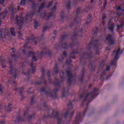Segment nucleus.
<instances>
[{"label": "nucleus", "mask_w": 124, "mask_h": 124, "mask_svg": "<svg viewBox=\"0 0 124 124\" xmlns=\"http://www.w3.org/2000/svg\"><path fill=\"white\" fill-rule=\"evenodd\" d=\"M98 95V89H96V88H94L92 92L88 93L86 97L81 103V107H83L84 106V103H85L87 100L88 101L86 104L87 108L86 110L83 112V117H85V115H86L87 111L89 110V105H90V103H91V102L93 101V100Z\"/></svg>", "instance_id": "f257e3e1"}, {"label": "nucleus", "mask_w": 124, "mask_h": 124, "mask_svg": "<svg viewBox=\"0 0 124 124\" xmlns=\"http://www.w3.org/2000/svg\"><path fill=\"white\" fill-rule=\"evenodd\" d=\"M29 114V108L26 109V111H24V117L20 116V111L18 112V116H16V120H15L16 123L19 124L20 122H30L31 121L32 119H34L35 114H33L31 115H29L27 117L26 116Z\"/></svg>", "instance_id": "f03ea898"}, {"label": "nucleus", "mask_w": 124, "mask_h": 124, "mask_svg": "<svg viewBox=\"0 0 124 124\" xmlns=\"http://www.w3.org/2000/svg\"><path fill=\"white\" fill-rule=\"evenodd\" d=\"M12 62H13V59L9 60V65L10 67V70L9 71V73L11 75L13 76V78H12V80H8V83H12V84H15L16 82L15 80H16V78H17V69L16 68L13 66L12 64Z\"/></svg>", "instance_id": "7ed1b4c3"}, {"label": "nucleus", "mask_w": 124, "mask_h": 124, "mask_svg": "<svg viewBox=\"0 0 124 124\" xmlns=\"http://www.w3.org/2000/svg\"><path fill=\"white\" fill-rule=\"evenodd\" d=\"M93 38H94V37H92L91 41L88 45L87 50L90 51L92 49L93 45L94 50L96 51V55H99V50H100L102 47L101 44L97 43L99 41L98 40H95L93 41Z\"/></svg>", "instance_id": "20e7f679"}, {"label": "nucleus", "mask_w": 124, "mask_h": 124, "mask_svg": "<svg viewBox=\"0 0 124 124\" xmlns=\"http://www.w3.org/2000/svg\"><path fill=\"white\" fill-rule=\"evenodd\" d=\"M93 58V52L92 51H90V53L87 54L86 52H83L81 54V57L79 58V63L80 64L86 65L87 62L85 61V60H88V59H92Z\"/></svg>", "instance_id": "39448f33"}, {"label": "nucleus", "mask_w": 124, "mask_h": 124, "mask_svg": "<svg viewBox=\"0 0 124 124\" xmlns=\"http://www.w3.org/2000/svg\"><path fill=\"white\" fill-rule=\"evenodd\" d=\"M37 61V59H36V57L33 56L31 62L30 64L31 67H32V69H30L28 70V73H25L24 70L22 71V74L24 75H27V77L28 78V80L30 79V74H34L35 72V67H36V65H33V62H36Z\"/></svg>", "instance_id": "423d86ee"}, {"label": "nucleus", "mask_w": 124, "mask_h": 124, "mask_svg": "<svg viewBox=\"0 0 124 124\" xmlns=\"http://www.w3.org/2000/svg\"><path fill=\"white\" fill-rule=\"evenodd\" d=\"M57 6H58V3H55L54 6L53 8L51 9V12L47 16V14L46 12H44L40 15V17L41 19H46V20H49L50 17H53L54 16V13L53 11L54 10H56Z\"/></svg>", "instance_id": "0eeeda50"}, {"label": "nucleus", "mask_w": 124, "mask_h": 124, "mask_svg": "<svg viewBox=\"0 0 124 124\" xmlns=\"http://www.w3.org/2000/svg\"><path fill=\"white\" fill-rule=\"evenodd\" d=\"M81 7H78L76 11V17L74 19V20L70 23L69 27L71 28L73 26H77L78 25L80 22H81V17H79V14H80V11H81Z\"/></svg>", "instance_id": "6e6552de"}, {"label": "nucleus", "mask_w": 124, "mask_h": 124, "mask_svg": "<svg viewBox=\"0 0 124 124\" xmlns=\"http://www.w3.org/2000/svg\"><path fill=\"white\" fill-rule=\"evenodd\" d=\"M59 112L58 111H53L51 114H49L48 115H44L43 118V119H48V118H54V119L57 118V124H62V119L59 117Z\"/></svg>", "instance_id": "1a4fd4ad"}, {"label": "nucleus", "mask_w": 124, "mask_h": 124, "mask_svg": "<svg viewBox=\"0 0 124 124\" xmlns=\"http://www.w3.org/2000/svg\"><path fill=\"white\" fill-rule=\"evenodd\" d=\"M83 28H81L80 29L78 28H76L74 30V35L72 37V41H75V40L77 39V37H78V36L82 37V36H83Z\"/></svg>", "instance_id": "9d476101"}, {"label": "nucleus", "mask_w": 124, "mask_h": 124, "mask_svg": "<svg viewBox=\"0 0 124 124\" xmlns=\"http://www.w3.org/2000/svg\"><path fill=\"white\" fill-rule=\"evenodd\" d=\"M71 110H73V104H72V102L69 103L68 104V109L65 113L63 117L64 119H66L67 118V116L69 114H70V119H72V117H73V115H74V111H71Z\"/></svg>", "instance_id": "9b49d317"}, {"label": "nucleus", "mask_w": 124, "mask_h": 124, "mask_svg": "<svg viewBox=\"0 0 124 124\" xmlns=\"http://www.w3.org/2000/svg\"><path fill=\"white\" fill-rule=\"evenodd\" d=\"M40 93H45L46 96H50L52 99H57L58 98V95L57 94H53L52 93V90L49 89V91L46 92V87H43L40 89Z\"/></svg>", "instance_id": "f8f14e48"}, {"label": "nucleus", "mask_w": 124, "mask_h": 124, "mask_svg": "<svg viewBox=\"0 0 124 124\" xmlns=\"http://www.w3.org/2000/svg\"><path fill=\"white\" fill-rule=\"evenodd\" d=\"M26 54L27 51L25 49H19L17 55L15 53V51H13L12 52V57L14 58V61H15V62H17L18 57H20L22 55H25Z\"/></svg>", "instance_id": "ddd939ff"}, {"label": "nucleus", "mask_w": 124, "mask_h": 124, "mask_svg": "<svg viewBox=\"0 0 124 124\" xmlns=\"http://www.w3.org/2000/svg\"><path fill=\"white\" fill-rule=\"evenodd\" d=\"M120 52H121V48L119 47L117 50H114L113 51V53H115L116 55L114 56V60L111 61L110 63V65H116L117 64V62L118 60H119V55L120 54Z\"/></svg>", "instance_id": "4468645a"}, {"label": "nucleus", "mask_w": 124, "mask_h": 124, "mask_svg": "<svg viewBox=\"0 0 124 124\" xmlns=\"http://www.w3.org/2000/svg\"><path fill=\"white\" fill-rule=\"evenodd\" d=\"M36 40H37V38L35 37L34 35H31L30 37L26 39V43L23 46V48H26L27 46H28V44H29L31 41H34V45H37V41H36Z\"/></svg>", "instance_id": "2eb2a0df"}, {"label": "nucleus", "mask_w": 124, "mask_h": 124, "mask_svg": "<svg viewBox=\"0 0 124 124\" xmlns=\"http://www.w3.org/2000/svg\"><path fill=\"white\" fill-rule=\"evenodd\" d=\"M75 54L78 55V49L76 50V51L75 49L73 50L72 52L70 54L69 58L66 61V64H69V63H71V62H72L71 59H75V56H74Z\"/></svg>", "instance_id": "dca6fc26"}, {"label": "nucleus", "mask_w": 124, "mask_h": 124, "mask_svg": "<svg viewBox=\"0 0 124 124\" xmlns=\"http://www.w3.org/2000/svg\"><path fill=\"white\" fill-rule=\"evenodd\" d=\"M66 73L68 76V83L69 84V86H71L73 81H75V80L73 79V77H74V76L69 70H66Z\"/></svg>", "instance_id": "f3484780"}, {"label": "nucleus", "mask_w": 124, "mask_h": 124, "mask_svg": "<svg viewBox=\"0 0 124 124\" xmlns=\"http://www.w3.org/2000/svg\"><path fill=\"white\" fill-rule=\"evenodd\" d=\"M44 55H47L48 56H52V51L45 47L44 49V50L42 51L41 54L38 56V57L39 58H42V57H43Z\"/></svg>", "instance_id": "a211bd4d"}, {"label": "nucleus", "mask_w": 124, "mask_h": 124, "mask_svg": "<svg viewBox=\"0 0 124 124\" xmlns=\"http://www.w3.org/2000/svg\"><path fill=\"white\" fill-rule=\"evenodd\" d=\"M106 40L108 43V45H113L115 42V39L113 37V35L108 34L106 38Z\"/></svg>", "instance_id": "6ab92c4d"}, {"label": "nucleus", "mask_w": 124, "mask_h": 124, "mask_svg": "<svg viewBox=\"0 0 124 124\" xmlns=\"http://www.w3.org/2000/svg\"><path fill=\"white\" fill-rule=\"evenodd\" d=\"M83 121V117L81 116V112H79L76 117L74 124H79Z\"/></svg>", "instance_id": "aec40b11"}, {"label": "nucleus", "mask_w": 124, "mask_h": 124, "mask_svg": "<svg viewBox=\"0 0 124 124\" xmlns=\"http://www.w3.org/2000/svg\"><path fill=\"white\" fill-rule=\"evenodd\" d=\"M75 45H76V44L74 43L70 44L69 46L67 45V43H64L62 44V47L64 50H66L67 49H68V48H73Z\"/></svg>", "instance_id": "412c9836"}, {"label": "nucleus", "mask_w": 124, "mask_h": 124, "mask_svg": "<svg viewBox=\"0 0 124 124\" xmlns=\"http://www.w3.org/2000/svg\"><path fill=\"white\" fill-rule=\"evenodd\" d=\"M110 66H106V70L103 71L102 75L101 76L100 78V80H101V81H103L105 76L106 75V71H109V70H110Z\"/></svg>", "instance_id": "4be33fe9"}, {"label": "nucleus", "mask_w": 124, "mask_h": 124, "mask_svg": "<svg viewBox=\"0 0 124 124\" xmlns=\"http://www.w3.org/2000/svg\"><path fill=\"white\" fill-rule=\"evenodd\" d=\"M16 92H18L22 99L24 98V94H23V92H24V87H22L20 88H16L15 89Z\"/></svg>", "instance_id": "5701e85b"}, {"label": "nucleus", "mask_w": 124, "mask_h": 124, "mask_svg": "<svg viewBox=\"0 0 124 124\" xmlns=\"http://www.w3.org/2000/svg\"><path fill=\"white\" fill-rule=\"evenodd\" d=\"M85 73H86V72L85 71V67H83L81 71V74L79 76V80L81 82V83H83V79L84 78V76H85Z\"/></svg>", "instance_id": "b1692460"}, {"label": "nucleus", "mask_w": 124, "mask_h": 124, "mask_svg": "<svg viewBox=\"0 0 124 124\" xmlns=\"http://www.w3.org/2000/svg\"><path fill=\"white\" fill-rule=\"evenodd\" d=\"M34 15V14L33 13L29 14L27 15L25 17H22V19H20V22L22 21V20H23V24H24V22H25V21H28V20H29V17H31V16L32 17V16H33Z\"/></svg>", "instance_id": "393cba45"}, {"label": "nucleus", "mask_w": 124, "mask_h": 124, "mask_svg": "<svg viewBox=\"0 0 124 124\" xmlns=\"http://www.w3.org/2000/svg\"><path fill=\"white\" fill-rule=\"evenodd\" d=\"M62 81L63 80H61L60 82H59V79L58 78H55V81L53 82V84L54 86H56V87H58V88H61V85Z\"/></svg>", "instance_id": "a878e982"}, {"label": "nucleus", "mask_w": 124, "mask_h": 124, "mask_svg": "<svg viewBox=\"0 0 124 124\" xmlns=\"http://www.w3.org/2000/svg\"><path fill=\"white\" fill-rule=\"evenodd\" d=\"M8 12L7 10L5 9L4 11L0 13V17H2V19L4 20L6 18V16H7Z\"/></svg>", "instance_id": "bb28decb"}, {"label": "nucleus", "mask_w": 124, "mask_h": 124, "mask_svg": "<svg viewBox=\"0 0 124 124\" xmlns=\"http://www.w3.org/2000/svg\"><path fill=\"white\" fill-rule=\"evenodd\" d=\"M6 31H5L4 29L0 30V37L1 38H4V37L6 36L7 34L6 33H5Z\"/></svg>", "instance_id": "cd10ccee"}, {"label": "nucleus", "mask_w": 124, "mask_h": 124, "mask_svg": "<svg viewBox=\"0 0 124 124\" xmlns=\"http://www.w3.org/2000/svg\"><path fill=\"white\" fill-rule=\"evenodd\" d=\"M41 72L42 74L40 79H41L43 81V82H44L45 84H46V79H45V71L44 70V69H42L41 70Z\"/></svg>", "instance_id": "c85d7f7f"}, {"label": "nucleus", "mask_w": 124, "mask_h": 124, "mask_svg": "<svg viewBox=\"0 0 124 124\" xmlns=\"http://www.w3.org/2000/svg\"><path fill=\"white\" fill-rule=\"evenodd\" d=\"M67 56V52H66V51H63V54L61 56V58H58L59 62H62V60H63V59H64L65 58H66Z\"/></svg>", "instance_id": "c756f323"}, {"label": "nucleus", "mask_w": 124, "mask_h": 124, "mask_svg": "<svg viewBox=\"0 0 124 124\" xmlns=\"http://www.w3.org/2000/svg\"><path fill=\"white\" fill-rule=\"evenodd\" d=\"M41 81H36L35 83V85H36L37 86H40L41 85H42V84H44V85H47V80H46V84L43 80L40 78Z\"/></svg>", "instance_id": "7c9ffc66"}, {"label": "nucleus", "mask_w": 124, "mask_h": 124, "mask_svg": "<svg viewBox=\"0 0 124 124\" xmlns=\"http://www.w3.org/2000/svg\"><path fill=\"white\" fill-rule=\"evenodd\" d=\"M69 91L68 90L66 92H65V88L63 89V92L62 93V97H66L67 95H70Z\"/></svg>", "instance_id": "2f4dec72"}, {"label": "nucleus", "mask_w": 124, "mask_h": 124, "mask_svg": "<svg viewBox=\"0 0 124 124\" xmlns=\"http://www.w3.org/2000/svg\"><path fill=\"white\" fill-rule=\"evenodd\" d=\"M92 18H93V15H92V14H90L89 15V17L87 18V21L86 22V24L87 25H89V24H90V23L92 22Z\"/></svg>", "instance_id": "473e14b6"}, {"label": "nucleus", "mask_w": 124, "mask_h": 124, "mask_svg": "<svg viewBox=\"0 0 124 124\" xmlns=\"http://www.w3.org/2000/svg\"><path fill=\"white\" fill-rule=\"evenodd\" d=\"M71 4V1H70V0L67 1L66 3L67 9L68 11H69L71 9V6H70Z\"/></svg>", "instance_id": "72a5a7b5"}, {"label": "nucleus", "mask_w": 124, "mask_h": 124, "mask_svg": "<svg viewBox=\"0 0 124 124\" xmlns=\"http://www.w3.org/2000/svg\"><path fill=\"white\" fill-rule=\"evenodd\" d=\"M0 62L1 64L2 65V68H5L6 66L3 64L6 63V61L5 60H2L1 57L0 58Z\"/></svg>", "instance_id": "f704fd0d"}, {"label": "nucleus", "mask_w": 124, "mask_h": 124, "mask_svg": "<svg viewBox=\"0 0 124 124\" xmlns=\"http://www.w3.org/2000/svg\"><path fill=\"white\" fill-rule=\"evenodd\" d=\"M10 32L12 36H16V32H15V29L14 28L12 27L10 29Z\"/></svg>", "instance_id": "c9c22d12"}, {"label": "nucleus", "mask_w": 124, "mask_h": 124, "mask_svg": "<svg viewBox=\"0 0 124 124\" xmlns=\"http://www.w3.org/2000/svg\"><path fill=\"white\" fill-rule=\"evenodd\" d=\"M117 11H119V10H122V12L124 11V4H122L121 6H118L116 8Z\"/></svg>", "instance_id": "e433bc0d"}, {"label": "nucleus", "mask_w": 124, "mask_h": 124, "mask_svg": "<svg viewBox=\"0 0 124 124\" xmlns=\"http://www.w3.org/2000/svg\"><path fill=\"white\" fill-rule=\"evenodd\" d=\"M60 17H61V21H63L64 19H67V17H65V16H64V12H63V11H62L61 12Z\"/></svg>", "instance_id": "4c0bfd02"}, {"label": "nucleus", "mask_w": 124, "mask_h": 124, "mask_svg": "<svg viewBox=\"0 0 124 124\" xmlns=\"http://www.w3.org/2000/svg\"><path fill=\"white\" fill-rule=\"evenodd\" d=\"M67 37H68V34L62 35L60 38V40L61 41H64V40H66Z\"/></svg>", "instance_id": "58836bf2"}, {"label": "nucleus", "mask_w": 124, "mask_h": 124, "mask_svg": "<svg viewBox=\"0 0 124 124\" xmlns=\"http://www.w3.org/2000/svg\"><path fill=\"white\" fill-rule=\"evenodd\" d=\"M24 25V20H22L20 22H19V25H17V26H18V31H21V29L22 28H23V26Z\"/></svg>", "instance_id": "ea45409f"}, {"label": "nucleus", "mask_w": 124, "mask_h": 124, "mask_svg": "<svg viewBox=\"0 0 124 124\" xmlns=\"http://www.w3.org/2000/svg\"><path fill=\"white\" fill-rule=\"evenodd\" d=\"M90 66L91 67V71H94L95 70V66L93 65V62H90L89 64Z\"/></svg>", "instance_id": "a19ab883"}, {"label": "nucleus", "mask_w": 124, "mask_h": 124, "mask_svg": "<svg viewBox=\"0 0 124 124\" xmlns=\"http://www.w3.org/2000/svg\"><path fill=\"white\" fill-rule=\"evenodd\" d=\"M31 7L32 9H33V10H35V9H36V7H37V3H34V2L32 1Z\"/></svg>", "instance_id": "79ce46f5"}, {"label": "nucleus", "mask_w": 124, "mask_h": 124, "mask_svg": "<svg viewBox=\"0 0 124 124\" xmlns=\"http://www.w3.org/2000/svg\"><path fill=\"white\" fill-rule=\"evenodd\" d=\"M39 51H37L36 52H34L31 51H30L28 55L29 56V57H31V56H35V55H37V54H38Z\"/></svg>", "instance_id": "37998d69"}, {"label": "nucleus", "mask_w": 124, "mask_h": 124, "mask_svg": "<svg viewBox=\"0 0 124 124\" xmlns=\"http://www.w3.org/2000/svg\"><path fill=\"white\" fill-rule=\"evenodd\" d=\"M51 72L50 71H47V76L48 77V82L49 84H52V78H51V75L50 74Z\"/></svg>", "instance_id": "c03bdc74"}, {"label": "nucleus", "mask_w": 124, "mask_h": 124, "mask_svg": "<svg viewBox=\"0 0 124 124\" xmlns=\"http://www.w3.org/2000/svg\"><path fill=\"white\" fill-rule=\"evenodd\" d=\"M106 18H107V16H106V14L103 13L102 14V20L103 21V25L104 26V25H105V21H104V20H105V19H106Z\"/></svg>", "instance_id": "a18cd8bd"}, {"label": "nucleus", "mask_w": 124, "mask_h": 124, "mask_svg": "<svg viewBox=\"0 0 124 124\" xmlns=\"http://www.w3.org/2000/svg\"><path fill=\"white\" fill-rule=\"evenodd\" d=\"M28 3V0H21L20 4L21 6H24V5H26Z\"/></svg>", "instance_id": "49530a36"}, {"label": "nucleus", "mask_w": 124, "mask_h": 124, "mask_svg": "<svg viewBox=\"0 0 124 124\" xmlns=\"http://www.w3.org/2000/svg\"><path fill=\"white\" fill-rule=\"evenodd\" d=\"M16 24L19 25L21 22V19H19V16L18 15L16 16Z\"/></svg>", "instance_id": "de8ad7c7"}, {"label": "nucleus", "mask_w": 124, "mask_h": 124, "mask_svg": "<svg viewBox=\"0 0 124 124\" xmlns=\"http://www.w3.org/2000/svg\"><path fill=\"white\" fill-rule=\"evenodd\" d=\"M108 29L109 30V31H110L111 32H113V31H114V29H115L114 24L109 25V27H108Z\"/></svg>", "instance_id": "09e8293b"}, {"label": "nucleus", "mask_w": 124, "mask_h": 124, "mask_svg": "<svg viewBox=\"0 0 124 124\" xmlns=\"http://www.w3.org/2000/svg\"><path fill=\"white\" fill-rule=\"evenodd\" d=\"M11 106H12V104L10 103L8 104V106H7V108H9L7 109V112H11V111H12V109H13V108L11 107Z\"/></svg>", "instance_id": "8fccbe9b"}, {"label": "nucleus", "mask_w": 124, "mask_h": 124, "mask_svg": "<svg viewBox=\"0 0 124 124\" xmlns=\"http://www.w3.org/2000/svg\"><path fill=\"white\" fill-rule=\"evenodd\" d=\"M98 32V28L96 27L95 28V30H94V29L93 30V31H92L93 34H94V35L97 34Z\"/></svg>", "instance_id": "3c124183"}, {"label": "nucleus", "mask_w": 124, "mask_h": 124, "mask_svg": "<svg viewBox=\"0 0 124 124\" xmlns=\"http://www.w3.org/2000/svg\"><path fill=\"white\" fill-rule=\"evenodd\" d=\"M51 28H53V26L49 25L48 26L44 27L43 30V32H44L46 31H47V30H49V29H51Z\"/></svg>", "instance_id": "603ef678"}, {"label": "nucleus", "mask_w": 124, "mask_h": 124, "mask_svg": "<svg viewBox=\"0 0 124 124\" xmlns=\"http://www.w3.org/2000/svg\"><path fill=\"white\" fill-rule=\"evenodd\" d=\"M38 26H39V25L38 24V22H37V21H36V20L34 19V27L35 30H36V29H37V27H38Z\"/></svg>", "instance_id": "864d4df0"}, {"label": "nucleus", "mask_w": 124, "mask_h": 124, "mask_svg": "<svg viewBox=\"0 0 124 124\" xmlns=\"http://www.w3.org/2000/svg\"><path fill=\"white\" fill-rule=\"evenodd\" d=\"M45 8V2H43L40 6V9H43Z\"/></svg>", "instance_id": "5fc2aeb1"}, {"label": "nucleus", "mask_w": 124, "mask_h": 124, "mask_svg": "<svg viewBox=\"0 0 124 124\" xmlns=\"http://www.w3.org/2000/svg\"><path fill=\"white\" fill-rule=\"evenodd\" d=\"M54 71L55 73H58L59 72V70L58 69V63L55 64V67L54 68Z\"/></svg>", "instance_id": "6e6d98bb"}, {"label": "nucleus", "mask_w": 124, "mask_h": 124, "mask_svg": "<svg viewBox=\"0 0 124 124\" xmlns=\"http://www.w3.org/2000/svg\"><path fill=\"white\" fill-rule=\"evenodd\" d=\"M35 97V96L33 95L31 97V105H32L33 104V101H34V98Z\"/></svg>", "instance_id": "4d7b16f0"}, {"label": "nucleus", "mask_w": 124, "mask_h": 124, "mask_svg": "<svg viewBox=\"0 0 124 124\" xmlns=\"http://www.w3.org/2000/svg\"><path fill=\"white\" fill-rule=\"evenodd\" d=\"M104 62H105L104 60H103L101 63L100 64L99 67H101V68H102V67L104 66Z\"/></svg>", "instance_id": "13d9d810"}, {"label": "nucleus", "mask_w": 124, "mask_h": 124, "mask_svg": "<svg viewBox=\"0 0 124 124\" xmlns=\"http://www.w3.org/2000/svg\"><path fill=\"white\" fill-rule=\"evenodd\" d=\"M3 93V90H2V85H1V84H0V95L1 94H2Z\"/></svg>", "instance_id": "bf43d9fd"}, {"label": "nucleus", "mask_w": 124, "mask_h": 124, "mask_svg": "<svg viewBox=\"0 0 124 124\" xmlns=\"http://www.w3.org/2000/svg\"><path fill=\"white\" fill-rule=\"evenodd\" d=\"M9 10L11 12V13H12V15H13V14H14V8L13 7H11L9 8Z\"/></svg>", "instance_id": "052dcab7"}, {"label": "nucleus", "mask_w": 124, "mask_h": 124, "mask_svg": "<svg viewBox=\"0 0 124 124\" xmlns=\"http://www.w3.org/2000/svg\"><path fill=\"white\" fill-rule=\"evenodd\" d=\"M60 77L62 79H63V75H64V72H61L60 73Z\"/></svg>", "instance_id": "680f3d73"}, {"label": "nucleus", "mask_w": 124, "mask_h": 124, "mask_svg": "<svg viewBox=\"0 0 124 124\" xmlns=\"http://www.w3.org/2000/svg\"><path fill=\"white\" fill-rule=\"evenodd\" d=\"M123 26H124V24L122 23L120 25H117V28L118 29V30H121V28H123Z\"/></svg>", "instance_id": "e2e57ef3"}, {"label": "nucleus", "mask_w": 124, "mask_h": 124, "mask_svg": "<svg viewBox=\"0 0 124 124\" xmlns=\"http://www.w3.org/2000/svg\"><path fill=\"white\" fill-rule=\"evenodd\" d=\"M90 7H91V5H89L87 9H84L83 10L84 12H88V11L90 10Z\"/></svg>", "instance_id": "0e129e2a"}, {"label": "nucleus", "mask_w": 124, "mask_h": 124, "mask_svg": "<svg viewBox=\"0 0 124 124\" xmlns=\"http://www.w3.org/2000/svg\"><path fill=\"white\" fill-rule=\"evenodd\" d=\"M59 92V89H54L53 91V93H55V94H57V93Z\"/></svg>", "instance_id": "69168bd1"}, {"label": "nucleus", "mask_w": 124, "mask_h": 124, "mask_svg": "<svg viewBox=\"0 0 124 124\" xmlns=\"http://www.w3.org/2000/svg\"><path fill=\"white\" fill-rule=\"evenodd\" d=\"M18 37L20 38V39H22L21 37H22V33H21V32H18Z\"/></svg>", "instance_id": "338daca9"}, {"label": "nucleus", "mask_w": 124, "mask_h": 124, "mask_svg": "<svg viewBox=\"0 0 124 124\" xmlns=\"http://www.w3.org/2000/svg\"><path fill=\"white\" fill-rule=\"evenodd\" d=\"M5 120H2L0 122V124H5Z\"/></svg>", "instance_id": "774afa93"}]
</instances>
